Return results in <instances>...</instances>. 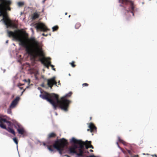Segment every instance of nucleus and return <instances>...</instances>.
Masks as SVG:
<instances>
[{
	"label": "nucleus",
	"instance_id": "1",
	"mask_svg": "<svg viewBox=\"0 0 157 157\" xmlns=\"http://www.w3.org/2000/svg\"><path fill=\"white\" fill-rule=\"evenodd\" d=\"M20 30H15V32L8 31V36L9 37H12L14 39L18 40L21 43V45L25 48V50L28 54L34 56L35 57L39 56L42 58L40 60L48 68L51 62L48 61L44 58V54L42 48L39 46V43L34 37H31L29 40L30 44L29 46L27 45L25 42L21 38V35L19 33L20 32Z\"/></svg>",
	"mask_w": 157,
	"mask_h": 157
},
{
	"label": "nucleus",
	"instance_id": "2",
	"mask_svg": "<svg viewBox=\"0 0 157 157\" xmlns=\"http://www.w3.org/2000/svg\"><path fill=\"white\" fill-rule=\"evenodd\" d=\"M12 3L10 0H0V17L2 16L3 21L7 28L14 27L15 25L8 17L7 11H10Z\"/></svg>",
	"mask_w": 157,
	"mask_h": 157
},
{
	"label": "nucleus",
	"instance_id": "3",
	"mask_svg": "<svg viewBox=\"0 0 157 157\" xmlns=\"http://www.w3.org/2000/svg\"><path fill=\"white\" fill-rule=\"evenodd\" d=\"M68 144V142L67 140L64 138L58 139L55 141L54 144L52 145H48V149L51 152L53 151L54 150L53 148L56 149L59 153L62 154L65 147Z\"/></svg>",
	"mask_w": 157,
	"mask_h": 157
},
{
	"label": "nucleus",
	"instance_id": "4",
	"mask_svg": "<svg viewBox=\"0 0 157 157\" xmlns=\"http://www.w3.org/2000/svg\"><path fill=\"white\" fill-rule=\"evenodd\" d=\"M40 97L49 102L55 109H56L58 106L57 100L58 98V95L54 93L50 94L45 91L42 93L40 95Z\"/></svg>",
	"mask_w": 157,
	"mask_h": 157
},
{
	"label": "nucleus",
	"instance_id": "5",
	"mask_svg": "<svg viewBox=\"0 0 157 157\" xmlns=\"http://www.w3.org/2000/svg\"><path fill=\"white\" fill-rule=\"evenodd\" d=\"M72 93L70 92L66 94L65 96L61 98L60 100H59V97L57 100V104L58 106L65 111H67L69 106V105L71 102L70 101L66 99L67 97L71 96Z\"/></svg>",
	"mask_w": 157,
	"mask_h": 157
},
{
	"label": "nucleus",
	"instance_id": "6",
	"mask_svg": "<svg viewBox=\"0 0 157 157\" xmlns=\"http://www.w3.org/2000/svg\"><path fill=\"white\" fill-rule=\"evenodd\" d=\"M119 2L122 4L120 5L121 6L123 7L125 9H128V10H125L127 12H130L134 16L135 6L133 2L130 0H119Z\"/></svg>",
	"mask_w": 157,
	"mask_h": 157
},
{
	"label": "nucleus",
	"instance_id": "7",
	"mask_svg": "<svg viewBox=\"0 0 157 157\" xmlns=\"http://www.w3.org/2000/svg\"><path fill=\"white\" fill-rule=\"evenodd\" d=\"M5 123L8 124L9 126H10L11 124V123L7 121L6 119L0 117V127L6 129L9 132L15 136L16 135L13 129L10 127L6 128L5 125L4 124Z\"/></svg>",
	"mask_w": 157,
	"mask_h": 157
},
{
	"label": "nucleus",
	"instance_id": "8",
	"mask_svg": "<svg viewBox=\"0 0 157 157\" xmlns=\"http://www.w3.org/2000/svg\"><path fill=\"white\" fill-rule=\"evenodd\" d=\"M71 141L75 143L78 144L79 145V152L78 153L76 152L75 154L78 157L83 156L84 152L83 149L84 148L85 144L84 142L81 140H77L74 138H72Z\"/></svg>",
	"mask_w": 157,
	"mask_h": 157
},
{
	"label": "nucleus",
	"instance_id": "9",
	"mask_svg": "<svg viewBox=\"0 0 157 157\" xmlns=\"http://www.w3.org/2000/svg\"><path fill=\"white\" fill-rule=\"evenodd\" d=\"M36 28L37 29L44 32L50 30L44 23L40 22L36 24Z\"/></svg>",
	"mask_w": 157,
	"mask_h": 157
},
{
	"label": "nucleus",
	"instance_id": "10",
	"mask_svg": "<svg viewBox=\"0 0 157 157\" xmlns=\"http://www.w3.org/2000/svg\"><path fill=\"white\" fill-rule=\"evenodd\" d=\"M47 81L48 82L47 85L51 89L52 88L53 85H56L57 82L55 81L54 77L48 79Z\"/></svg>",
	"mask_w": 157,
	"mask_h": 157
},
{
	"label": "nucleus",
	"instance_id": "11",
	"mask_svg": "<svg viewBox=\"0 0 157 157\" xmlns=\"http://www.w3.org/2000/svg\"><path fill=\"white\" fill-rule=\"evenodd\" d=\"M89 129H87L88 131H90L91 132H96L97 128L92 123H90L89 126Z\"/></svg>",
	"mask_w": 157,
	"mask_h": 157
},
{
	"label": "nucleus",
	"instance_id": "12",
	"mask_svg": "<svg viewBox=\"0 0 157 157\" xmlns=\"http://www.w3.org/2000/svg\"><path fill=\"white\" fill-rule=\"evenodd\" d=\"M20 99V98L19 97H17L16 98L12 101L10 105V108H14L17 104L19 100Z\"/></svg>",
	"mask_w": 157,
	"mask_h": 157
},
{
	"label": "nucleus",
	"instance_id": "13",
	"mask_svg": "<svg viewBox=\"0 0 157 157\" xmlns=\"http://www.w3.org/2000/svg\"><path fill=\"white\" fill-rule=\"evenodd\" d=\"M40 12H37L36 11L32 15V20H35L38 18L40 15Z\"/></svg>",
	"mask_w": 157,
	"mask_h": 157
},
{
	"label": "nucleus",
	"instance_id": "14",
	"mask_svg": "<svg viewBox=\"0 0 157 157\" xmlns=\"http://www.w3.org/2000/svg\"><path fill=\"white\" fill-rule=\"evenodd\" d=\"M56 136L57 135L56 133L54 132H52L48 135V138L49 139L55 138Z\"/></svg>",
	"mask_w": 157,
	"mask_h": 157
},
{
	"label": "nucleus",
	"instance_id": "15",
	"mask_svg": "<svg viewBox=\"0 0 157 157\" xmlns=\"http://www.w3.org/2000/svg\"><path fill=\"white\" fill-rule=\"evenodd\" d=\"M68 151L70 153L76 154L77 152L72 147V146L69 147L68 149Z\"/></svg>",
	"mask_w": 157,
	"mask_h": 157
},
{
	"label": "nucleus",
	"instance_id": "16",
	"mask_svg": "<svg viewBox=\"0 0 157 157\" xmlns=\"http://www.w3.org/2000/svg\"><path fill=\"white\" fill-rule=\"evenodd\" d=\"M17 131L19 134L21 135L23 134L24 133V130L23 128H17Z\"/></svg>",
	"mask_w": 157,
	"mask_h": 157
},
{
	"label": "nucleus",
	"instance_id": "17",
	"mask_svg": "<svg viewBox=\"0 0 157 157\" xmlns=\"http://www.w3.org/2000/svg\"><path fill=\"white\" fill-rule=\"evenodd\" d=\"M72 141V139L70 141V142L71 143H73L74 144L72 146V147H74V149L76 150V149L78 148H79V147H78V145H77V144L78 145V144H77V143H75L72 142L71 141Z\"/></svg>",
	"mask_w": 157,
	"mask_h": 157
},
{
	"label": "nucleus",
	"instance_id": "18",
	"mask_svg": "<svg viewBox=\"0 0 157 157\" xmlns=\"http://www.w3.org/2000/svg\"><path fill=\"white\" fill-rule=\"evenodd\" d=\"M14 127L16 129H17V128H21V125H20V124L18 123H15L14 124Z\"/></svg>",
	"mask_w": 157,
	"mask_h": 157
},
{
	"label": "nucleus",
	"instance_id": "19",
	"mask_svg": "<svg viewBox=\"0 0 157 157\" xmlns=\"http://www.w3.org/2000/svg\"><path fill=\"white\" fill-rule=\"evenodd\" d=\"M81 26L80 23L79 22L77 23L75 25V27L76 29H78Z\"/></svg>",
	"mask_w": 157,
	"mask_h": 157
},
{
	"label": "nucleus",
	"instance_id": "20",
	"mask_svg": "<svg viewBox=\"0 0 157 157\" xmlns=\"http://www.w3.org/2000/svg\"><path fill=\"white\" fill-rule=\"evenodd\" d=\"M24 5V3L23 2H19L17 3V5L20 7H22Z\"/></svg>",
	"mask_w": 157,
	"mask_h": 157
},
{
	"label": "nucleus",
	"instance_id": "21",
	"mask_svg": "<svg viewBox=\"0 0 157 157\" xmlns=\"http://www.w3.org/2000/svg\"><path fill=\"white\" fill-rule=\"evenodd\" d=\"M87 142H88V144H89V147L91 148L92 149L94 148V147L91 145V141H86Z\"/></svg>",
	"mask_w": 157,
	"mask_h": 157
},
{
	"label": "nucleus",
	"instance_id": "22",
	"mask_svg": "<svg viewBox=\"0 0 157 157\" xmlns=\"http://www.w3.org/2000/svg\"><path fill=\"white\" fill-rule=\"evenodd\" d=\"M59 27L58 26H55L53 27H52V31L53 32H54L55 31H56L58 30V29Z\"/></svg>",
	"mask_w": 157,
	"mask_h": 157
},
{
	"label": "nucleus",
	"instance_id": "23",
	"mask_svg": "<svg viewBox=\"0 0 157 157\" xmlns=\"http://www.w3.org/2000/svg\"><path fill=\"white\" fill-rule=\"evenodd\" d=\"M13 108H10V106L9 108L7 109V113L9 114H11L12 113L11 109Z\"/></svg>",
	"mask_w": 157,
	"mask_h": 157
},
{
	"label": "nucleus",
	"instance_id": "24",
	"mask_svg": "<svg viewBox=\"0 0 157 157\" xmlns=\"http://www.w3.org/2000/svg\"><path fill=\"white\" fill-rule=\"evenodd\" d=\"M75 62L74 61H72V62L70 63V64L71 65L72 67H74L76 66V65L75 64Z\"/></svg>",
	"mask_w": 157,
	"mask_h": 157
},
{
	"label": "nucleus",
	"instance_id": "25",
	"mask_svg": "<svg viewBox=\"0 0 157 157\" xmlns=\"http://www.w3.org/2000/svg\"><path fill=\"white\" fill-rule=\"evenodd\" d=\"M13 140L14 142L17 145L18 144V140L17 139L16 137L14 138L13 139Z\"/></svg>",
	"mask_w": 157,
	"mask_h": 157
},
{
	"label": "nucleus",
	"instance_id": "26",
	"mask_svg": "<svg viewBox=\"0 0 157 157\" xmlns=\"http://www.w3.org/2000/svg\"><path fill=\"white\" fill-rule=\"evenodd\" d=\"M85 143L84 145H85L86 148V149H88L89 147V144H88V142H87L86 141V142L85 143Z\"/></svg>",
	"mask_w": 157,
	"mask_h": 157
},
{
	"label": "nucleus",
	"instance_id": "27",
	"mask_svg": "<svg viewBox=\"0 0 157 157\" xmlns=\"http://www.w3.org/2000/svg\"><path fill=\"white\" fill-rule=\"evenodd\" d=\"M118 141L120 142L121 143H122L123 144H124V141L123 140H121L120 137H119L118 138Z\"/></svg>",
	"mask_w": 157,
	"mask_h": 157
},
{
	"label": "nucleus",
	"instance_id": "28",
	"mask_svg": "<svg viewBox=\"0 0 157 157\" xmlns=\"http://www.w3.org/2000/svg\"><path fill=\"white\" fill-rule=\"evenodd\" d=\"M82 85L83 86H89V84L87 83H84Z\"/></svg>",
	"mask_w": 157,
	"mask_h": 157
},
{
	"label": "nucleus",
	"instance_id": "29",
	"mask_svg": "<svg viewBox=\"0 0 157 157\" xmlns=\"http://www.w3.org/2000/svg\"><path fill=\"white\" fill-rule=\"evenodd\" d=\"M42 35L44 36H48V34H45L44 33L42 34Z\"/></svg>",
	"mask_w": 157,
	"mask_h": 157
},
{
	"label": "nucleus",
	"instance_id": "30",
	"mask_svg": "<svg viewBox=\"0 0 157 157\" xmlns=\"http://www.w3.org/2000/svg\"><path fill=\"white\" fill-rule=\"evenodd\" d=\"M152 156L153 157H154V156L155 157H157V155H155V154L152 155Z\"/></svg>",
	"mask_w": 157,
	"mask_h": 157
},
{
	"label": "nucleus",
	"instance_id": "31",
	"mask_svg": "<svg viewBox=\"0 0 157 157\" xmlns=\"http://www.w3.org/2000/svg\"><path fill=\"white\" fill-rule=\"evenodd\" d=\"M50 66L52 67V68H53L54 67V66L53 65L51 64V63L50 64Z\"/></svg>",
	"mask_w": 157,
	"mask_h": 157
},
{
	"label": "nucleus",
	"instance_id": "32",
	"mask_svg": "<svg viewBox=\"0 0 157 157\" xmlns=\"http://www.w3.org/2000/svg\"><path fill=\"white\" fill-rule=\"evenodd\" d=\"M88 157H96L94 155H90V156Z\"/></svg>",
	"mask_w": 157,
	"mask_h": 157
},
{
	"label": "nucleus",
	"instance_id": "33",
	"mask_svg": "<svg viewBox=\"0 0 157 157\" xmlns=\"http://www.w3.org/2000/svg\"><path fill=\"white\" fill-rule=\"evenodd\" d=\"M46 0H43V1H42V3L44 4V3L45 1H46Z\"/></svg>",
	"mask_w": 157,
	"mask_h": 157
},
{
	"label": "nucleus",
	"instance_id": "34",
	"mask_svg": "<svg viewBox=\"0 0 157 157\" xmlns=\"http://www.w3.org/2000/svg\"><path fill=\"white\" fill-rule=\"evenodd\" d=\"M25 90H23V91L22 92V93H21V95L22 94H23V92L25 91Z\"/></svg>",
	"mask_w": 157,
	"mask_h": 157
},
{
	"label": "nucleus",
	"instance_id": "35",
	"mask_svg": "<svg viewBox=\"0 0 157 157\" xmlns=\"http://www.w3.org/2000/svg\"><path fill=\"white\" fill-rule=\"evenodd\" d=\"M90 151L91 152H93V150L91 149L90 150Z\"/></svg>",
	"mask_w": 157,
	"mask_h": 157
},
{
	"label": "nucleus",
	"instance_id": "36",
	"mask_svg": "<svg viewBox=\"0 0 157 157\" xmlns=\"http://www.w3.org/2000/svg\"><path fill=\"white\" fill-rule=\"evenodd\" d=\"M41 86L42 87H44V84H42L41 85Z\"/></svg>",
	"mask_w": 157,
	"mask_h": 157
},
{
	"label": "nucleus",
	"instance_id": "37",
	"mask_svg": "<svg viewBox=\"0 0 157 157\" xmlns=\"http://www.w3.org/2000/svg\"><path fill=\"white\" fill-rule=\"evenodd\" d=\"M19 88L20 89H21V90H22L23 89V87H19Z\"/></svg>",
	"mask_w": 157,
	"mask_h": 157
},
{
	"label": "nucleus",
	"instance_id": "38",
	"mask_svg": "<svg viewBox=\"0 0 157 157\" xmlns=\"http://www.w3.org/2000/svg\"><path fill=\"white\" fill-rule=\"evenodd\" d=\"M52 69H53V70H54V71H56V69H55V68H52Z\"/></svg>",
	"mask_w": 157,
	"mask_h": 157
},
{
	"label": "nucleus",
	"instance_id": "39",
	"mask_svg": "<svg viewBox=\"0 0 157 157\" xmlns=\"http://www.w3.org/2000/svg\"><path fill=\"white\" fill-rule=\"evenodd\" d=\"M8 42V40H7L6 41V43H7Z\"/></svg>",
	"mask_w": 157,
	"mask_h": 157
},
{
	"label": "nucleus",
	"instance_id": "40",
	"mask_svg": "<svg viewBox=\"0 0 157 157\" xmlns=\"http://www.w3.org/2000/svg\"><path fill=\"white\" fill-rule=\"evenodd\" d=\"M67 13H65V15H67Z\"/></svg>",
	"mask_w": 157,
	"mask_h": 157
},
{
	"label": "nucleus",
	"instance_id": "41",
	"mask_svg": "<svg viewBox=\"0 0 157 157\" xmlns=\"http://www.w3.org/2000/svg\"><path fill=\"white\" fill-rule=\"evenodd\" d=\"M43 144H44V145L45 146V145H46V144L45 143H44Z\"/></svg>",
	"mask_w": 157,
	"mask_h": 157
},
{
	"label": "nucleus",
	"instance_id": "42",
	"mask_svg": "<svg viewBox=\"0 0 157 157\" xmlns=\"http://www.w3.org/2000/svg\"><path fill=\"white\" fill-rule=\"evenodd\" d=\"M29 82H30V80L29 79Z\"/></svg>",
	"mask_w": 157,
	"mask_h": 157
},
{
	"label": "nucleus",
	"instance_id": "43",
	"mask_svg": "<svg viewBox=\"0 0 157 157\" xmlns=\"http://www.w3.org/2000/svg\"><path fill=\"white\" fill-rule=\"evenodd\" d=\"M70 16H71V15H69V17H70Z\"/></svg>",
	"mask_w": 157,
	"mask_h": 157
},
{
	"label": "nucleus",
	"instance_id": "44",
	"mask_svg": "<svg viewBox=\"0 0 157 157\" xmlns=\"http://www.w3.org/2000/svg\"><path fill=\"white\" fill-rule=\"evenodd\" d=\"M69 76H71V75H70V74H69Z\"/></svg>",
	"mask_w": 157,
	"mask_h": 157
},
{
	"label": "nucleus",
	"instance_id": "45",
	"mask_svg": "<svg viewBox=\"0 0 157 157\" xmlns=\"http://www.w3.org/2000/svg\"><path fill=\"white\" fill-rule=\"evenodd\" d=\"M91 119V117H90V119Z\"/></svg>",
	"mask_w": 157,
	"mask_h": 157
},
{
	"label": "nucleus",
	"instance_id": "46",
	"mask_svg": "<svg viewBox=\"0 0 157 157\" xmlns=\"http://www.w3.org/2000/svg\"><path fill=\"white\" fill-rule=\"evenodd\" d=\"M68 157H70V156H68Z\"/></svg>",
	"mask_w": 157,
	"mask_h": 157
},
{
	"label": "nucleus",
	"instance_id": "47",
	"mask_svg": "<svg viewBox=\"0 0 157 157\" xmlns=\"http://www.w3.org/2000/svg\"><path fill=\"white\" fill-rule=\"evenodd\" d=\"M68 157H70V156H68Z\"/></svg>",
	"mask_w": 157,
	"mask_h": 157
},
{
	"label": "nucleus",
	"instance_id": "48",
	"mask_svg": "<svg viewBox=\"0 0 157 157\" xmlns=\"http://www.w3.org/2000/svg\"><path fill=\"white\" fill-rule=\"evenodd\" d=\"M68 157H70V156H68Z\"/></svg>",
	"mask_w": 157,
	"mask_h": 157
}]
</instances>
